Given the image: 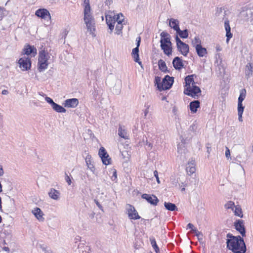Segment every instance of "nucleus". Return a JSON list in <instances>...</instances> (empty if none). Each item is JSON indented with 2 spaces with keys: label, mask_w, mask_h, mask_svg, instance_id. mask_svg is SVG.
<instances>
[{
  "label": "nucleus",
  "mask_w": 253,
  "mask_h": 253,
  "mask_svg": "<svg viewBox=\"0 0 253 253\" xmlns=\"http://www.w3.org/2000/svg\"><path fill=\"white\" fill-rule=\"evenodd\" d=\"M226 243L229 250H231L234 253H245L246 246L243 239L240 236H234L228 233L227 235Z\"/></svg>",
  "instance_id": "1"
},
{
  "label": "nucleus",
  "mask_w": 253,
  "mask_h": 253,
  "mask_svg": "<svg viewBox=\"0 0 253 253\" xmlns=\"http://www.w3.org/2000/svg\"><path fill=\"white\" fill-rule=\"evenodd\" d=\"M50 55L47 51L42 50L40 51L38 62V70L40 72L46 70L49 64Z\"/></svg>",
  "instance_id": "2"
},
{
  "label": "nucleus",
  "mask_w": 253,
  "mask_h": 253,
  "mask_svg": "<svg viewBox=\"0 0 253 253\" xmlns=\"http://www.w3.org/2000/svg\"><path fill=\"white\" fill-rule=\"evenodd\" d=\"M84 20L86 25L87 31L90 34L94 36V31H95V22L91 13V9H89L86 7V8H84Z\"/></svg>",
  "instance_id": "3"
},
{
  "label": "nucleus",
  "mask_w": 253,
  "mask_h": 253,
  "mask_svg": "<svg viewBox=\"0 0 253 253\" xmlns=\"http://www.w3.org/2000/svg\"><path fill=\"white\" fill-rule=\"evenodd\" d=\"M201 89L196 85L186 87L184 93L194 98H197L201 95Z\"/></svg>",
  "instance_id": "4"
},
{
  "label": "nucleus",
  "mask_w": 253,
  "mask_h": 253,
  "mask_svg": "<svg viewBox=\"0 0 253 253\" xmlns=\"http://www.w3.org/2000/svg\"><path fill=\"white\" fill-rule=\"evenodd\" d=\"M174 82V78L171 77L169 75H167L163 79L162 82V84L160 85L159 86V90H165L169 89Z\"/></svg>",
  "instance_id": "5"
},
{
  "label": "nucleus",
  "mask_w": 253,
  "mask_h": 253,
  "mask_svg": "<svg viewBox=\"0 0 253 253\" xmlns=\"http://www.w3.org/2000/svg\"><path fill=\"white\" fill-rule=\"evenodd\" d=\"M175 40L178 50L184 56H186L189 52V45L182 42L177 36Z\"/></svg>",
  "instance_id": "6"
},
{
  "label": "nucleus",
  "mask_w": 253,
  "mask_h": 253,
  "mask_svg": "<svg viewBox=\"0 0 253 253\" xmlns=\"http://www.w3.org/2000/svg\"><path fill=\"white\" fill-rule=\"evenodd\" d=\"M18 64L22 71H27L31 66L30 59L26 57L20 58L18 61Z\"/></svg>",
  "instance_id": "7"
},
{
  "label": "nucleus",
  "mask_w": 253,
  "mask_h": 253,
  "mask_svg": "<svg viewBox=\"0 0 253 253\" xmlns=\"http://www.w3.org/2000/svg\"><path fill=\"white\" fill-rule=\"evenodd\" d=\"M126 212L128 217L131 219H138L140 218L138 212L134 207L131 205L127 204L126 206Z\"/></svg>",
  "instance_id": "8"
},
{
  "label": "nucleus",
  "mask_w": 253,
  "mask_h": 253,
  "mask_svg": "<svg viewBox=\"0 0 253 253\" xmlns=\"http://www.w3.org/2000/svg\"><path fill=\"white\" fill-rule=\"evenodd\" d=\"M177 157L184 161L186 159L187 150L185 143L183 142L179 143L177 145Z\"/></svg>",
  "instance_id": "9"
},
{
  "label": "nucleus",
  "mask_w": 253,
  "mask_h": 253,
  "mask_svg": "<svg viewBox=\"0 0 253 253\" xmlns=\"http://www.w3.org/2000/svg\"><path fill=\"white\" fill-rule=\"evenodd\" d=\"M246 96V90L242 89L240 91V95L238 100V112H243L245 107L243 105L242 102Z\"/></svg>",
  "instance_id": "10"
},
{
  "label": "nucleus",
  "mask_w": 253,
  "mask_h": 253,
  "mask_svg": "<svg viewBox=\"0 0 253 253\" xmlns=\"http://www.w3.org/2000/svg\"><path fill=\"white\" fill-rule=\"evenodd\" d=\"M140 37H138L137 38V46L135 48L132 49L131 53V55L134 59V60L135 61V62L138 63L139 65H141V62L139 61L140 59L139 55V46L140 45Z\"/></svg>",
  "instance_id": "11"
},
{
  "label": "nucleus",
  "mask_w": 253,
  "mask_h": 253,
  "mask_svg": "<svg viewBox=\"0 0 253 253\" xmlns=\"http://www.w3.org/2000/svg\"><path fill=\"white\" fill-rule=\"evenodd\" d=\"M35 15L38 17L44 19L50 20L51 18L49 12L46 9L44 8L38 9L36 11Z\"/></svg>",
  "instance_id": "12"
},
{
  "label": "nucleus",
  "mask_w": 253,
  "mask_h": 253,
  "mask_svg": "<svg viewBox=\"0 0 253 253\" xmlns=\"http://www.w3.org/2000/svg\"><path fill=\"white\" fill-rule=\"evenodd\" d=\"M115 18L114 16V13L106 15V23L110 30V33H111L114 28V24L116 23Z\"/></svg>",
  "instance_id": "13"
},
{
  "label": "nucleus",
  "mask_w": 253,
  "mask_h": 253,
  "mask_svg": "<svg viewBox=\"0 0 253 253\" xmlns=\"http://www.w3.org/2000/svg\"><path fill=\"white\" fill-rule=\"evenodd\" d=\"M142 198L145 199L148 202L154 206H156L159 202V199L156 196L154 195L143 194L142 195Z\"/></svg>",
  "instance_id": "14"
},
{
  "label": "nucleus",
  "mask_w": 253,
  "mask_h": 253,
  "mask_svg": "<svg viewBox=\"0 0 253 253\" xmlns=\"http://www.w3.org/2000/svg\"><path fill=\"white\" fill-rule=\"evenodd\" d=\"M235 226L236 229L240 233L242 236H245L246 231L243 220H238L236 222H235Z\"/></svg>",
  "instance_id": "15"
},
{
  "label": "nucleus",
  "mask_w": 253,
  "mask_h": 253,
  "mask_svg": "<svg viewBox=\"0 0 253 253\" xmlns=\"http://www.w3.org/2000/svg\"><path fill=\"white\" fill-rule=\"evenodd\" d=\"M32 213L35 215L36 218L40 221H43L44 218L43 217V213L42 210L38 207L34 208L32 211Z\"/></svg>",
  "instance_id": "16"
},
{
  "label": "nucleus",
  "mask_w": 253,
  "mask_h": 253,
  "mask_svg": "<svg viewBox=\"0 0 253 253\" xmlns=\"http://www.w3.org/2000/svg\"><path fill=\"white\" fill-rule=\"evenodd\" d=\"M64 105L65 107L75 108L79 104V100L77 98H72L66 100Z\"/></svg>",
  "instance_id": "17"
},
{
  "label": "nucleus",
  "mask_w": 253,
  "mask_h": 253,
  "mask_svg": "<svg viewBox=\"0 0 253 253\" xmlns=\"http://www.w3.org/2000/svg\"><path fill=\"white\" fill-rule=\"evenodd\" d=\"M23 52L24 54L27 55L31 54L32 56L34 57L37 54V49L34 46L27 45L24 47Z\"/></svg>",
  "instance_id": "18"
},
{
  "label": "nucleus",
  "mask_w": 253,
  "mask_h": 253,
  "mask_svg": "<svg viewBox=\"0 0 253 253\" xmlns=\"http://www.w3.org/2000/svg\"><path fill=\"white\" fill-rule=\"evenodd\" d=\"M224 28L226 31V42L228 43L229 40L232 37V34L231 33V28L229 25V21L226 19L224 21Z\"/></svg>",
  "instance_id": "19"
},
{
  "label": "nucleus",
  "mask_w": 253,
  "mask_h": 253,
  "mask_svg": "<svg viewBox=\"0 0 253 253\" xmlns=\"http://www.w3.org/2000/svg\"><path fill=\"white\" fill-rule=\"evenodd\" d=\"M241 16L245 20H250L253 17V9L247 8L240 13Z\"/></svg>",
  "instance_id": "20"
},
{
  "label": "nucleus",
  "mask_w": 253,
  "mask_h": 253,
  "mask_svg": "<svg viewBox=\"0 0 253 253\" xmlns=\"http://www.w3.org/2000/svg\"><path fill=\"white\" fill-rule=\"evenodd\" d=\"M245 75V77L247 79L249 78L250 77L252 76L253 75V65L249 63H248L245 68L244 70Z\"/></svg>",
  "instance_id": "21"
},
{
  "label": "nucleus",
  "mask_w": 253,
  "mask_h": 253,
  "mask_svg": "<svg viewBox=\"0 0 253 253\" xmlns=\"http://www.w3.org/2000/svg\"><path fill=\"white\" fill-rule=\"evenodd\" d=\"M172 64L174 68L176 70H180L183 67L182 60L178 57H175L172 61Z\"/></svg>",
  "instance_id": "22"
},
{
  "label": "nucleus",
  "mask_w": 253,
  "mask_h": 253,
  "mask_svg": "<svg viewBox=\"0 0 253 253\" xmlns=\"http://www.w3.org/2000/svg\"><path fill=\"white\" fill-rule=\"evenodd\" d=\"M85 163L87 168L92 172L93 173H95V168L93 165V162L90 156L88 155L85 158Z\"/></svg>",
  "instance_id": "23"
},
{
  "label": "nucleus",
  "mask_w": 253,
  "mask_h": 253,
  "mask_svg": "<svg viewBox=\"0 0 253 253\" xmlns=\"http://www.w3.org/2000/svg\"><path fill=\"white\" fill-rule=\"evenodd\" d=\"M49 196L52 199L58 200L60 198V193L58 190L51 188L48 192Z\"/></svg>",
  "instance_id": "24"
},
{
  "label": "nucleus",
  "mask_w": 253,
  "mask_h": 253,
  "mask_svg": "<svg viewBox=\"0 0 253 253\" xmlns=\"http://www.w3.org/2000/svg\"><path fill=\"white\" fill-rule=\"evenodd\" d=\"M186 171L189 174L191 175L195 173L196 171L195 164L194 161L189 162L186 166Z\"/></svg>",
  "instance_id": "25"
},
{
  "label": "nucleus",
  "mask_w": 253,
  "mask_h": 253,
  "mask_svg": "<svg viewBox=\"0 0 253 253\" xmlns=\"http://www.w3.org/2000/svg\"><path fill=\"white\" fill-rule=\"evenodd\" d=\"M169 26L176 32L179 30V21L177 19L171 18L169 19Z\"/></svg>",
  "instance_id": "26"
},
{
  "label": "nucleus",
  "mask_w": 253,
  "mask_h": 253,
  "mask_svg": "<svg viewBox=\"0 0 253 253\" xmlns=\"http://www.w3.org/2000/svg\"><path fill=\"white\" fill-rule=\"evenodd\" d=\"M194 75H189L185 78L186 88L195 85V82L193 79Z\"/></svg>",
  "instance_id": "27"
},
{
  "label": "nucleus",
  "mask_w": 253,
  "mask_h": 253,
  "mask_svg": "<svg viewBox=\"0 0 253 253\" xmlns=\"http://www.w3.org/2000/svg\"><path fill=\"white\" fill-rule=\"evenodd\" d=\"M98 154L101 159L103 164H106V163L107 162L106 161H107V160H105L104 159L105 157H109V155L104 147H102L100 148Z\"/></svg>",
  "instance_id": "28"
},
{
  "label": "nucleus",
  "mask_w": 253,
  "mask_h": 253,
  "mask_svg": "<svg viewBox=\"0 0 253 253\" xmlns=\"http://www.w3.org/2000/svg\"><path fill=\"white\" fill-rule=\"evenodd\" d=\"M190 109L192 112L196 113L197 108L200 107V102L198 100H195L190 103Z\"/></svg>",
  "instance_id": "29"
},
{
  "label": "nucleus",
  "mask_w": 253,
  "mask_h": 253,
  "mask_svg": "<svg viewBox=\"0 0 253 253\" xmlns=\"http://www.w3.org/2000/svg\"><path fill=\"white\" fill-rule=\"evenodd\" d=\"M118 135L121 137L127 139L128 138V135L127 134L126 130L123 128L122 126H120L118 128Z\"/></svg>",
  "instance_id": "30"
},
{
  "label": "nucleus",
  "mask_w": 253,
  "mask_h": 253,
  "mask_svg": "<svg viewBox=\"0 0 253 253\" xmlns=\"http://www.w3.org/2000/svg\"><path fill=\"white\" fill-rule=\"evenodd\" d=\"M161 46L162 49L163 50L165 54H167L168 56L171 55L172 50L171 45L164 44L162 43V45H161Z\"/></svg>",
  "instance_id": "31"
},
{
  "label": "nucleus",
  "mask_w": 253,
  "mask_h": 253,
  "mask_svg": "<svg viewBox=\"0 0 253 253\" xmlns=\"http://www.w3.org/2000/svg\"><path fill=\"white\" fill-rule=\"evenodd\" d=\"M196 50L198 55L200 57H203L207 53V49L203 47L201 45H198L197 47H196Z\"/></svg>",
  "instance_id": "32"
},
{
  "label": "nucleus",
  "mask_w": 253,
  "mask_h": 253,
  "mask_svg": "<svg viewBox=\"0 0 253 253\" xmlns=\"http://www.w3.org/2000/svg\"><path fill=\"white\" fill-rule=\"evenodd\" d=\"M52 108L55 111L58 113H65L66 112V110L64 108L56 103L53 104Z\"/></svg>",
  "instance_id": "33"
},
{
  "label": "nucleus",
  "mask_w": 253,
  "mask_h": 253,
  "mask_svg": "<svg viewBox=\"0 0 253 253\" xmlns=\"http://www.w3.org/2000/svg\"><path fill=\"white\" fill-rule=\"evenodd\" d=\"M164 206L166 209L170 211H174L177 210V208L175 204L169 203L165 202Z\"/></svg>",
  "instance_id": "34"
},
{
  "label": "nucleus",
  "mask_w": 253,
  "mask_h": 253,
  "mask_svg": "<svg viewBox=\"0 0 253 253\" xmlns=\"http://www.w3.org/2000/svg\"><path fill=\"white\" fill-rule=\"evenodd\" d=\"M158 66L159 69L163 72H167L168 71L167 67L165 62L162 59H160L158 61Z\"/></svg>",
  "instance_id": "35"
},
{
  "label": "nucleus",
  "mask_w": 253,
  "mask_h": 253,
  "mask_svg": "<svg viewBox=\"0 0 253 253\" xmlns=\"http://www.w3.org/2000/svg\"><path fill=\"white\" fill-rule=\"evenodd\" d=\"M176 33L181 38L185 39L188 37V32L187 29L182 31L179 29V30L176 31Z\"/></svg>",
  "instance_id": "36"
},
{
  "label": "nucleus",
  "mask_w": 253,
  "mask_h": 253,
  "mask_svg": "<svg viewBox=\"0 0 253 253\" xmlns=\"http://www.w3.org/2000/svg\"><path fill=\"white\" fill-rule=\"evenodd\" d=\"M109 174H112V175L110 176L111 180L113 181L117 182V170L114 169H112L109 171Z\"/></svg>",
  "instance_id": "37"
},
{
  "label": "nucleus",
  "mask_w": 253,
  "mask_h": 253,
  "mask_svg": "<svg viewBox=\"0 0 253 253\" xmlns=\"http://www.w3.org/2000/svg\"><path fill=\"white\" fill-rule=\"evenodd\" d=\"M234 208H235V210H234L235 215L240 216V217H242V216H243L242 211V209H241L240 206H235Z\"/></svg>",
  "instance_id": "38"
},
{
  "label": "nucleus",
  "mask_w": 253,
  "mask_h": 253,
  "mask_svg": "<svg viewBox=\"0 0 253 253\" xmlns=\"http://www.w3.org/2000/svg\"><path fill=\"white\" fill-rule=\"evenodd\" d=\"M114 18H115V21L117 23H122L124 20V16L122 13L115 15L114 13Z\"/></svg>",
  "instance_id": "39"
},
{
  "label": "nucleus",
  "mask_w": 253,
  "mask_h": 253,
  "mask_svg": "<svg viewBox=\"0 0 253 253\" xmlns=\"http://www.w3.org/2000/svg\"><path fill=\"white\" fill-rule=\"evenodd\" d=\"M123 28L122 23H117L116 26V33L117 35H120L122 33V30Z\"/></svg>",
  "instance_id": "40"
},
{
  "label": "nucleus",
  "mask_w": 253,
  "mask_h": 253,
  "mask_svg": "<svg viewBox=\"0 0 253 253\" xmlns=\"http://www.w3.org/2000/svg\"><path fill=\"white\" fill-rule=\"evenodd\" d=\"M160 42H161V45H162V43L164 44L171 45V43L170 41V37H166V38H161Z\"/></svg>",
  "instance_id": "41"
},
{
  "label": "nucleus",
  "mask_w": 253,
  "mask_h": 253,
  "mask_svg": "<svg viewBox=\"0 0 253 253\" xmlns=\"http://www.w3.org/2000/svg\"><path fill=\"white\" fill-rule=\"evenodd\" d=\"M151 245L156 253H159V248L158 247L155 239H151Z\"/></svg>",
  "instance_id": "42"
},
{
  "label": "nucleus",
  "mask_w": 253,
  "mask_h": 253,
  "mask_svg": "<svg viewBox=\"0 0 253 253\" xmlns=\"http://www.w3.org/2000/svg\"><path fill=\"white\" fill-rule=\"evenodd\" d=\"M201 40L198 37H196L192 41V44L196 47H197L198 45L201 46Z\"/></svg>",
  "instance_id": "43"
},
{
  "label": "nucleus",
  "mask_w": 253,
  "mask_h": 253,
  "mask_svg": "<svg viewBox=\"0 0 253 253\" xmlns=\"http://www.w3.org/2000/svg\"><path fill=\"white\" fill-rule=\"evenodd\" d=\"M225 207L227 209H232L234 210V207H235L234 203L232 201H229L226 204Z\"/></svg>",
  "instance_id": "44"
},
{
  "label": "nucleus",
  "mask_w": 253,
  "mask_h": 253,
  "mask_svg": "<svg viewBox=\"0 0 253 253\" xmlns=\"http://www.w3.org/2000/svg\"><path fill=\"white\" fill-rule=\"evenodd\" d=\"M193 232L195 233L198 239L200 241L203 240V234L197 229H193Z\"/></svg>",
  "instance_id": "45"
},
{
  "label": "nucleus",
  "mask_w": 253,
  "mask_h": 253,
  "mask_svg": "<svg viewBox=\"0 0 253 253\" xmlns=\"http://www.w3.org/2000/svg\"><path fill=\"white\" fill-rule=\"evenodd\" d=\"M155 82H156V84H157V87L159 89V87H160L159 85L162 84L161 77H158V76L156 77H155Z\"/></svg>",
  "instance_id": "46"
},
{
  "label": "nucleus",
  "mask_w": 253,
  "mask_h": 253,
  "mask_svg": "<svg viewBox=\"0 0 253 253\" xmlns=\"http://www.w3.org/2000/svg\"><path fill=\"white\" fill-rule=\"evenodd\" d=\"M45 100L49 104H51V107L53 105L55 102L53 101V100L49 97H46L45 98Z\"/></svg>",
  "instance_id": "47"
},
{
  "label": "nucleus",
  "mask_w": 253,
  "mask_h": 253,
  "mask_svg": "<svg viewBox=\"0 0 253 253\" xmlns=\"http://www.w3.org/2000/svg\"><path fill=\"white\" fill-rule=\"evenodd\" d=\"M84 8H86H86H88L89 9H90L89 0H84Z\"/></svg>",
  "instance_id": "48"
},
{
  "label": "nucleus",
  "mask_w": 253,
  "mask_h": 253,
  "mask_svg": "<svg viewBox=\"0 0 253 253\" xmlns=\"http://www.w3.org/2000/svg\"><path fill=\"white\" fill-rule=\"evenodd\" d=\"M161 37L162 38H166V37H170V36L168 33L163 32L161 33Z\"/></svg>",
  "instance_id": "49"
},
{
  "label": "nucleus",
  "mask_w": 253,
  "mask_h": 253,
  "mask_svg": "<svg viewBox=\"0 0 253 253\" xmlns=\"http://www.w3.org/2000/svg\"><path fill=\"white\" fill-rule=\"evenodd\" d=\"M154 175L155 177L156 178L157 182L158 183H160V181L159 178V176H158V171L156 170L154 171Z\"/></svg>",
  "instance_id": "50"
},
{
  "label": "nucleus",
  "mask_w": 253,
  "mask_h": 253,
  "mask_svg": "<svg viewBox=\"0 0 253 253\" xmlns=\"http://www.w3.org/2000/svg\"><path fill=\"white\" fill-rule=\"evenodd\" d=\"M225 156L227 158L230 157V150L228 147H226Z\"/></svg>",
  "instance_id": "51"
},
{
  "label": "nucleus",
  "mask_w": 253,
  "mask_h": 253,
  "mask_svg": "<svg viewBox=\"0 0 253 253\" xmlns=\"http://www.w3.org/2000/svg\"><path fill=\"white\" fill-rule=\"evenodd\" d=\"M65 180L68 183L69 185H71V180L70 178V177L66 173V176H65Z\"/></svg>",
  "instance_id": "52"
},
{
  "label": "nucleus",
  "mask_w": 253,
  "mask_h": 253,
  "mask_svg": "<svg viewBox=\"0 0 253 253\" xmlns=\"http://www.w3.org/2000/svg\"><path fill=\"white\" fill-rule=\"evenodd\" d=\"M104 159L105 160H107V161H106L107 162L106 163V164H104V165H108L109 164H110L111 163V158L109 157H105V158Z\"/></svg>",
  "instance_id": "53"
},
{
  "label": "nucleus",
  "mask_w": 253,
  "mask_h": 253,
  "mask_svg": "<svg viewBox=\"0 0 253 253\" xmlns=\"http://www.w3.org/2000/svg\"><path fill=\"white\" fill-rule=\"evenodd\" d=\"M243 113V112H238V120L240 122H243V119H242Z\"/></svg>",
  "instance_id": "54"
},
{
  "label": "nucleus",
  "mask_w": 253,
  "mask_h": 253,
  "mask_svg": "<svg viewBox=\"0 0 253 253\" xmlns=\"http://www.w3.org/2000/svg\"><path fill=\"white\" fill-rule=\"evenodd\" d=\"M187 227L191 229L192 231H193V229H196V228H194V225L192 223H188L187 225Z\"/></svg>",
  "instance_id": "55"
},
{
  "label": "nucleus",
  "mask_w": 253,
  "mask_h": 253,
  "mask_svg": "<svg viewBox=\"0 0 253 253\" xmlns=\"http://www.w3.org/2000/svg\"><path fill=\"white\" fill-rule=\"evenodd\" d=\"M4 173V171L2 168V166L0 165V176H2Z\"/></svg>",
  "instance_id": "56"
},
{
  "label": "nucleus",
  "mask_w": 253,
  "mask_h": 253,
  "mask_svg": "<svg viewBox=\"0 0 253 253\" xmlns=\"http://www.w3.org/2000/svg\"><path fill=\"white\" fill-rule=\"evenodd\" d=\"M8 93V91L7 90H3L1 92V93L3 95H6Z\"/></svg>",
  "instance_id": "57"
},
{
  "label": "nucleus",
  "mask_w": 253,
  "mask_h": 253,
  "mask_svg": "<svg viewBox=\"0 0 253 253\" xmlns=\"http://www.w3.org/2000/svg\"><path fill=\"white\" fill-rule=\"evenodd\" d=\"M217 51H220L221 50V47L219 45H217L216 47Z\"/></svg>",
  "instance_id": "58"
},
{
  "label": "nucleus",
  "mask_w": 253,
  "mask_h": 253,
  "mask_svg": "<svg viewBox=\"0 0 253 253\" xmlns=\"http://www.w3.org/2000/svg\"><path fill=\"white\" fill-rule=\"evenodd\" d=\"M95 203L99 208L101 207V205L99 204V202L97 201H95Z\"/></svg>",
  "instance_id": "59"
},
{
  "label": "nucleus",
  "mask_w": 253,
  "mask_h": 253,
  "mask_svg": "<svg viewBox=\"0 0 253 253\" xmlns=\"http://www.w3.org/2000/svg\"><path fill=\"white\" fill-rule=\"evenodd\" d=\"M148 112V109H146V110H145V112H144V114H144V116H146V115H147V114Z\"/></svg>",
  "instance_id": "60"
},
{
  "label": "nucleus",
  "mask_w": 253,
  "mask_h": 253,
  "mask_svg": "<svg viewBox=\"0 0 253 253\" xmlns=\"http://www.w3.org/2000/svg\"><path fill=\"white\" fill-rule=\"evenodd\" d=\"M207 149H208V150H207V152H208L209 154H210V147H209L207 146Z\"/></svg>",
  "instance_id": "61"
},
{
  "label": "nucleus",
  "mask_w": 253,
  "mask_h": 253,
  "mask_svg": "<svg viewBox=\"0 0 253 253\" xmlns=\"http://www.w3.org/2000/svg\"><path fill=\"white\" fill-rule=\"evenodd\" d=\"M2 219L1 216H0V223L1 222Z\"/></svg>",
  "instance_id": "62"
},
{
  "label": "nucleus",
  "mask_w": 253,
  "mask_h": 253,
  "mask_svg": "<svg viewBox=\"0 0 253 253\" xmlns=\"http://www.w3.org/2000/svg\"><path fill=\"white\" fill-rule=\"evenodd\" d=\"M241 168L242 169V170L244 171V169L241 166Z\"/></svg>",
  "instance_id": "63"
},
{
  "label": "nucleus",
  "mask_w": 253,
  "mask_h": 253,
  "mask_svg": "<svg viewBox=\"0 0 253 253\" xmlns=\"http://www.w3.org/2000/svg\"><path fill=\"white\" fill-rule=\"evenodd\" d=\"M184 190H185V188H183L182 189V191H184Z\"/></svg>",
  "instance_id": "64"
}]
</instances>
